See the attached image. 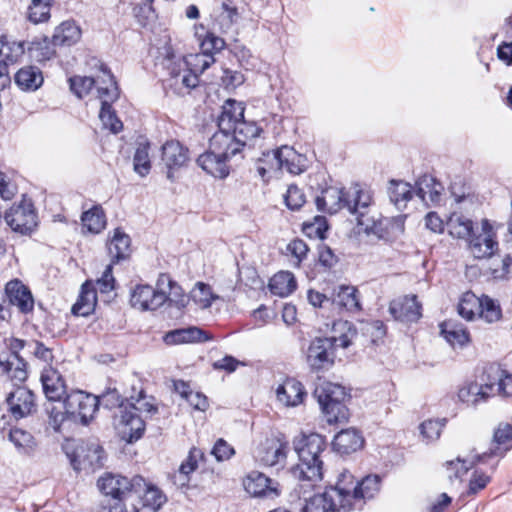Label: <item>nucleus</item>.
I'll return each instance as SVG.
<instances>
[{"mask_svg":"<svg viewBox=\"0 0 512 512\" xmlns=\"http://www.w3.org/2000/svg\"><path fill=\"white\" fill-rule=\"evenodd\" d=\"M294 447L299 461L291 468V475L300 482V489H312L323 478L321 454L326 449L325 438L317 433L303 434L294 441Z\"/></svg>","mask_w":512,"mask_h":512,"instance_id":"nucleus-1","label":"nucleus"},{"mask_svg":"<svg viewBox=\"0 0 512 512\" xmlns=\"http://www.w3.org/2000/svg\"><path fill=\"white\" fill-rule=\"evenodd\" d=\"M333 330L339 332V336L318 337L311 341L306 360L311 370L327 371L335 363L336 347L348 348L357 337L356 328L348 321H337L333 324Z\"/></svg>","mask_w":512,"mask_h":512,"instance_id":"nucleus-2","label":"nucleus"},{"mask_svg":"<svg viewBox=\"0 0 512 512\" xmlns=\"http://www.w3.org/2000/svg\"><path fill=\"white\" fill-rule=\"evenodd\" d=\"M338 481L345 503L340 507L345 508L347 512L361 510L367 500L378 494L381 487V478L378 475H368L355 482L354 476L346 470L340 473Z\"/></svg>","mask_w":512,"mask_h":512,"instance_id":"nucleus-3","label":"nucleus"},{"mask_svg":"<svg viewBox=\"0 0 512 512\" xmlns=\"http://www.w3.org/2000/svg\"><path fill=\"white\" fill-rule=\"evenodd\" d=\"M329 424L345 423L349 418V411L343 404L347 393L339 384L320 380L313 392Z\"/></svg>","mask_w":512,"mask_h":512,"instance_id":"nucleus-4","label":"nucleus"},{"mask_svg":"<svg viewBox=\"0 0 512 512\" xmlns=\"http://www.w3.org/2000/svg\"><path fill=\"white\" fill-rule=\"evenodd\" d=\"M175 286L168 274L162 273L157 280V287L147 284L137 285L130 295L131 306L141 311H154L169 299L168 294Z\"/></svg>","mask_w":512,"mask_h":512,"instance_id":"nucleus-5","label":"nucleus"},{"mask_svg":"<svg viewBox=\"0 0 512 512\" xmlns=\"http://www.w3.org/2000/svg\"><path fill=\"white\" fill-rule=\"evenodd\" d=\"M339 481L337 480L335 486H330L325 489L323 493L315 494L307 497L313 489L302 488L300 489V482L293 489V493L299 498L305 500L303 512H347L340 506L345 504L343 492L339 489Z\"/></svg>","mask_w":512,"mask_h":512,"instance_id":"nucleus-6","label":"nucleus"},{"mask_svg":"<svg viewBox=\"0 0 512 512\" xmlns=\"http://www.w3.org/2000/svg\"><path fill=\"white\" fill-rule=\"evenodd\" d=\"M99 490L110 497L106 502H122L132 494H141V489L146 486V481L141 476L128 479L121 475L107 473L97 482Z\"/></svg>","mask_w":512,"mask_h":512,"instance_id":"nucleus-7","label":"nucleus"},{"mask_svg":"<svg viewBox=\"0 0 512 512\" xmlns=\"http://www.w3.org/2000/svg\"><path fill=\"white\" fill-rule=\"evenodd\" d=\"M102 82L108 85L99 86L98 88V98L101 101L99 118L105 128L116 134L123 129V124L116 116L115 111L112 109L111 103L118 98L119 90L114 76L110 71L105 70L103 72Z\"/></svg>","mask_w":512,"mask_h":512,"instance_id":"nucleus-8","label":"nucleus"},{"mask_svg":"<svg viewBox=\"0 0 512 512\" xmlns=\"http://www.w3.org/2000/svg\"><path fill=\"white\" fill-rule=\"evenodd\" d=\"M99 407V398L81 390L66 395L64 408L69 418L87 425L93 419Z\"/></svg>","mask_w":512,"mask_h":512,"instance_id":"nucleus-9","label":"nucleus"},{"mask_svg":"<svg viewBox=\"0 0 512 512\" xmlns=\"http://www.w3.org/2000/svg\"><path fill=\"white\" fill-rule=\"evenodd\" d=\"M358 226H361L366 234L375 235L383 241H393L404 232V221L400 217L376 219L374 216L364 217L362 214Z\"/></svg>","mask_w":512,"mask_h":512,"instance_id":"nucleus-10","label":"nucleus"},{"mask_svg":"<svg viewBox=\"0 0 512 512\" xmlns=\"http://www.w3.org/2000/svg\"><path fill=\"white\" fill-rule=\"evenodd\" d=\"M7 225L22 235L30 234L37 226V214L31 201L23 200L5 213Z\"/></svg>","mask_w":512,"mask_h":512,"instance_id":"nucleus-11","label":"nucleus"},{"mask_svg":"<svg viewBox=\"0 0 512 512\" xmlns=\"http://www.w3.org/2000/svg\"><path fill=\"white\" fill-rule=\"evenodd\" d=\"M105 453L96 442H82L71 457V464L76 471H95L104 465Z\"/></svg>","mask_w":512,"mask_h":512,"instance_id":"nucleus-12","label":"nucleus"},{"mask_svg":"<svg viewBox=\"0 0 512 512\" xmlns=\"http://www.w3.org/2000/svg\"><path fill=\"white\" fill-rule=\"evenodd\" d=\"M495 395V383L490 380L488 370L482 376V382H468L463 384L457 393L459 401L467 406H477L486 402L491 396Z\"/></svg>","mask_w":512,"mask_h":512,"instance_id":"nucleus-13","label":"nucleus"},{"mask_svg":"<svg viewBox=\"0 0 512 512\" xmlns=\"http://www.w3.org/2000/svg\"><path fill=\"white\" fill-rule=\"evenodd\" d=\"M5 345L9 351V356L3 360L5 364V374L11 380L24 382L28 377L27 362L20 356V351L25 347V341L15 337L5 340Z\"/></svg>","mask_w":512,"mask_h":512,"instance_id":"nucleus-14","label":"nucleus"},{"mask_svg":"<svg viewBox=\"0 0 512 512\" xmlns=\"http://www.w3.org/2000/svg\"><path fill=\"white\" fill-rule=\"evenodd\" d=\"M496 234L487 219L482 221L481 231L474 232L469 240V250L477 259L489 258L498 250Z\"/></svg>","mask_w":512,"mask_h":512,"instance_id":"nucleus-15","label":"nucleus"},{"mask_svg":"<svg viewBox=\"0 0 512 512\" xmlns=\"http://www.w3.org/2000/svg\"><path fill=\"white\" fill-rule=\"evenodd\" d=\"M245 491L252 497L263 499H275L281 491L277 481L268 478L258 471L250 472L243 480Z\"/></svg>","mask_w":512,"mask_h":512,"instance_id":"nucleus-16","label":"nucleus"},{"mask_svg":"<svg viewBox=\"0 0 512 512\" xmlns=\"http://www.w3.org/2000/svg\"><path fill=\"white\" fill-rule=\"evenodd\" d=\"M267 158L271 162L270 169H286L294 175H298L305 170V157L297 153L293 147L287 145L274 150V153L267 154Z\"/></svg>","mask_w":512,"mask_h":512,"instance_id":"nucleus-17","label":"nucleus"},{"mask_svg":"<svg viewBox=\"0 0 512 512\" xmlns=\"http://www.w3.org/2000/svg\"><path fill=\"white\" fill-rule=\"evenodd\" d=\"M199 78L189 71L181 62L174 63L169 68V77L165 80V88L174 94L183 96L197 87Z\"/></svg>","mask_w":512,"mask_h":512,"instance_id":"nucleus-18","label":"nucleus"},{"mask_svg":"<svg viewBox=\"0 0 512 512\" xmlns=\"http://www.w3.org/2000/svg\"><path fill=\"white\" fill-rule=\"evenodd\" d=\"M6 403L8 411L16 420L25 418L36 411L35 395L24 386H17L11 391L6 398Z\"/></svg>","mask_w":512,"mask_h":512,"instance_id":"nucleus-19","label":"nucleus"},{"mask_svg":"<svg viewBox=\"0 0 512 512\" xmlns=\"http://www.w3.org/2000/svg\"><path fill=\"white\" fill-rule=\"evenodd\" d=\"M161 160L167 169V178L173 181L174 171L185 166L189 160V150L179 141H167L161 148Z\"/></svg>","mask_w":512,"mask_h":512,"instance_id":"nucleus-20","label":"nucleus"},{"mask_svg":"<svg viewBox=\"0 0 512 512\" xmlns=\"http://www.w3.org/2000/svg\"><path fill=\"white\" fill-rule=\"evenodd\" d=\"M422 306L415 295L399 297L391 301L389 311L395 320L412 323L422 316Z\"/></svg>","mask_w":512,"mask_h":512,"instance_id":"nucleus-21","label":"nucleus"},{"mask_svg":"<svg viewBox=\"0 0 512 512\" xmlns=\"http://www.w3.org/2000/svg\"><path fill=\"white\" fill-rule=\"evenodd\" d=\"M5 294L9 303L21 313L27 314L34 308V298L30 289L19 279H13L5 285Z\"/></svg>","mask_w":512,"mask_h":512,"instance_id":"nucleus-22","label":"nucleus"},{"mask_svg":"<svg viewBox=\"0 0 512 512\" xmlns=\"http://www.w3.org/2000/svg\"><path fill=\"white\" fill-rule=\"evenodd\" d=\"M348 197H350V194L345 189L328 187L322 191L321 195L316 197L315 202L318 210L334 214L343 208H347Z\"/></svg>","mask_w":512,"mask_h":512,"instance_id":"nucleus-23","label":"nucleus"},{"mask_svg":"<svg viewBox=\"0 0 512 512\" xmlns=\"http://www.w3.org/2000/svg\"><path fill=\"white\" fill-rule=\"evenodd\" d=\"M443 185L432 175L425 174L416 181L415 194L426 206L438 205L441 201Z\"/></svg>","mask_w":512,"mask_h":512,"instance_id":"nucleus-24","label":"nucleus"},{"mask_svg":"<svg viewBox=\"0 0 512 512\" xmlns=\"http://www.w3.org/2000/svg\"><path fill=\"white\" fill-rule=\"evenodd\" d=\"M43 392L48 400L60 401L66 394V383L58 370L49 366L41 373Z\"/></svg>","mask_w":512,"mask_h":512,"instance_id":"nucleus-25","label":"nucleus"},{"mask_svg":"<svg viewBox=\"0 0 512 512\" xmlns=\"http://www.w3.org/2000/svg\"><path fill=\"white\" fill-rule=\"evenodd\" d=\"M306 395L301 382L294 378L286 379L276 389L277 400L286 407H295L303 402Z\"/></svg>","mask_w":512,"mask_h":512,"instance_id":"nucleus-26","label":"nucleus"},{"mask_svg":"<svg viewBox=\"0 0 512 512\" xmlns=\"http://www.w3.org/2000/svg\"><path fill=\"white\" fill-rule=\"evenodd\" d=\"M209 148L228 161L242 149L231 131L219 130L210 138Z\"/></svg>","mask_w":512,"mask_h":512,"instance_id":"nucleus-27","label":"nucleus"},{"mask_svg":"<svg viewBox=\"0 0 512 512\" xmlns=\"http://www.w3.org/2000/svg\"><path fill=\"white\" fill-rule=\"evenodd\" d=\"M228 160L210 148L197 158V164L208 174L215 178H226L230 169L227 165Z\"/></svg>","mask_w":512,"mask_h":512,"instance_id":"nucleus-28","label":"nucleus"},{"mask_svg":"<svg viewBox=\"0 0 512 512\" xmlns=\"http://www.w3.org/2000/svg\"><path fill=\"white\" fill-rule=\"evenodd\" d=\"M288 446L277 439L267 440L258 448L256 458L265 466H275L286 458Z\"/></svg>","mask_w":512,"mask_h":512,"instance_id":"nucleus-29","label":"nucleus"},{"mask_svg":"<svg viewBox=\"0 0 512 512\" xmlns=\"http://www.w3.org/2000/svg\"><path fill=\"white\" fill-rule=\"evenodd\" d=\"M211 337L208 334L195 326L175 329L167 332L163 340L167 345H178L186 343H197L205 342L210 340Z\"/></svg>","mask_w":512,"mask_h":512,"instance_id":"nucleus-30","label":"nucleus"},{"mask_svg":"<svg viewBox=\"0 0 512 512\" xmlns=\"http://www.w3.org/2000/svg\"><path fill=\"white\" fill-rule=\"evenodd\" d=\"M204 453L201 449L192 447L186 459L181 463L178 472L172 476L173 482L177 487H188L190 474L198 468V462L203 460Z\"/></svg>","mask_w":512,"mask_h":512,"instance_id":"nucleus-31","label":"nucleus"},{"mask_svg":"<svg viewBox=\"0 0 512 512\" xmlns=\"http://www.w3.org/2000/svg\"><path fill=\"white\" fill-rule=\"evenodd\" d=\"M117 418V425L122 427V432L129 436V441L137 440L142 436L145 422L139 414L128 409V406L121 410V414Z\"/></svg>","mask_w":512,"mask_h":512,"instance_id":"nucleus-32","label":"nucleus"},{"mask_svg":"<svg viewBox=\"0 0 512 512\" xmlns=\"http://www.w3.org/2000/svg\"><path fill=\"white\" fill-rule=\"evenodd\" d=\"M364 438L353 428L341 430L333 440V448L341 454H350L363 447Z\"/></svg>","mask_w":512,"mask_h":512,"instance_id":"nucleus-33","label":"nucleus"},{"mask_svg":"<svg viewBox=\"0 0 512 512\" xmlns=\"http://www.w3.org/2000/svg\"><path fill=\"white\" fill-rule=\"evenodd\" d=\"M493 441L498 446L490 449L489 452H484L481 456L477 457V461H482L486 457L500 456L512 447V425L508 423H500L494 431Z\"/></svg>","mask_w":512,"mask_h":512,"instance_id":"nucleus-34","label":"nucleus"},{"mask_svg":"<svg viewBox=\"0 0 512 512\" xmlns=\"http://www.w3.org/2000/svg\"><path fill=\"white\" fill-rule=\"evenodd\" d=\"M348 192L350 197H348L347 209L351 214L356 215L357 224H359L362 214L364 217H370L368 214L372 195L369 190L360 189L358 186Z\"/></svg>","mask_w":512,"mask_h":512,"instance_id":"nucleus-35","label":"nucleus"},{"mask_svg":"<svg viewBox=\"0 0 512 512\" xmlns=\"http://www.w3.org/2000/svg\"><path fill=\"white\" fill-rule=\"evenodd\" d=\"M243 119L244 107L242 103L228 99L222 106V112L218 117V127L221 130L231 131Z\"/></svg>","mask_w":512,"mask_h":512,"instance_id":"nucleus-36","label":"nucleus"},{"mask_svg":"<svg viewBox=\"0 0 512 512\" xmlns=\"http://www.w3.org/2000/svg\"><path fill=\"white\" fill-rule=\"evenodd\" d=\"M108 252L112 258V264L118 263L130 256L131 239L120 228L114 230L112 238L108 242Z\"/></svg>","mask_w":512,"mask_h":512,"instance_id":"nucleus-37","label":"nucleus"},{"mask_svg":"<svg viewBox=\"0 0 512 512\" xmlns=\"http://www.w3.org/2000/svg\"><path fill=\"white\" fill-rule=\"evenodd\" d=\"M110 71L104 64L100 66V74L95 77L75 76L69 79L71 91L78 97L83 98L95 86L98 91L99 86H107L102 82L103 72Z\"/></svg>","mask_w":512,"mask_h":512,"instance_id":"nucleus-38","label":"nucleus"},{"mask_svg":"<svg viewBox=\"0 0 512 512\" xmlns=\"http://www.w3.org/2000/svg\"><path fill=\"white\" fill-rule=\"evenodd\" d=\"M333 303L347 311L361 309L358 290L351 285H340L334 290Z\"/></svg>","mask_w":512,"mask_h":512,"instance_id":"nucleus-39","label":"nucleus"},{"mask_svg":"<svg viewBox=\"0 0 512 512\" xmlns=\"http://www.w3.org/2000/svg\"><path fill=\"white\" fill-rule=\"evenodd\" d=\"M81 38V29L73 21H64L52 36L54 46H72Z\"/></svg>","mask_w":512,"mask_h":512,"instance_id":"nucleus-40","label":"nucleus"},{"mask_svg":"<svg viewBox=\"0 0 512 512\" xmlns=\"http://www.w3.org/2000/svg\"><path fill=\"white\" fill-rule=\"evenodd\" d=\"M15 83L24 91H35L43 83L42 72L35 66L22 67L15 74Z\"/></svg>","mask_w":512,"mask_h":512,"instance_id":"nucleus-41","label":"nucleus"},{"mask_svg":"<svg viewBox=\"0 0 512 512\" xmlns=\"http://www.w3.org/2000/svg\"><path fill=\"white\" fill-rule=\"evenodd\" d=\"M388 195L390 201L397 209H404L407 203L412 199V186L402 180H391L388 186Z\"/></svg>","mask_w":512,"mask_h":512,"instance_id":"nucleus-42","label":"nucleus"},{"mask_svg":"<svg viewBox=\"0 0 512 512\" xmlns=\"http://www.w3.org/2000/svg\"><path fill=\"white\" fill-rule=\"evenodd\" d=\"M96 291L90 282L82 285L81 293L72 307V313L77 316H88L94 311Z\"/></svg>","mask_w":512,"mask_h":512,"instance_id":"nucleus-43","label":"nucleus"},{"mask_svg":"<svg viewBox=\"0 0 512 512\" xmlns=\"http://www.w3.org/2000/svg\"><path fill=\"white\" fill-rule=\"evenodd\" d=\"M296 280L294 275L288 271L276 273L269 282V289L272 294L286 297L296 289Z\"/></svg>","mask_w":512,"mask_h":512,"instance_id":"nucleus-44","label":"nucleus"},{"mask_svg":"<svg viewBox=\"0 0 512 512\" xmlns=\"http://www.w3.org/2000/svg\"><path fill=\"white\" fill-rule=\"evenodd\" d=\"M440 328L444 339L453 347H462L469 342V333L460 324L446 321L440 325Z\"/></svg>","mask_w":512,"mask_h":512,"instance_id":"nucleus-45","label":"nucleus"},{"mask_svg":"<svg viewBox=\"0 0 512 512\" xmlns=\"http://www.w3.org/2000/svg\"><path fill=\"white\" fill-rule=\"evenodd\" d=\"M25 52L24 42H17L7 36H0V61L15 64Z\"/></svg>","mask_w":512,"mask_h":512,"instance_id":"nucleus-46","label":"nucleus"},{"mask_svg":"<svg viewBox=\"0 0 512 512\" xmlns=\"http://www.w3.org/2000/svg\"><path fill=\"white\" fill-rule=\"evenodd\" d=\"M449 234L456 238L469 239L475 232L473 222L460 214H452L447 221Z\"/></svg>","mask_w":512,"mask_h":512,"instance_id":"nucleus-47","label":"nucleus"},{"mask_svg":"<svg viewBox=\"0 0 512 512\" xmlns=\"http://www.w3.org/2000/svg\"><path fill=\"white\" fill-rule=\"evenodd\" d=\"M490 380L495 383V395L512 397V373L507 374L498 366H491L488 369Z\"/></svg>","mask_w":512,"mask_h":512,"instance_id":"nucleus-48","label":"nucleus"},{"mask_svg":"<svg viewBox=\"0 0 512 512\" xmlns=\"http://www.w3.org/2000/svg\"><path fill=\"white\" fill-rule=\"evenodd\" d=\"M82 225L91 233H100L106 226V216L100 206H94L81 216Z\"/></svg>","mask_w":512,"mask_h":512,"instance_id":"nucleus-49","label":"nucleus"},{"mask_svg":"<svg viewBox=\"0 0 512 512\" xmlns=\"http://www.w3.org/2000/svg\"><path fill=\"white\" fill-rule=\"evenodd\" d=\"M180 62L199 78V74H202L208 69L215 62V58L210 54L199 52L187 55L183 61Z\"/></svg>","mask_w":512,"mask_h":512,"instance_id":"nucleus-50","label":"nucleus"},{"mask_svg":"<svg viewBox=\"0 0 512 512\" xmlns=\"http://www.w3.org/2000/svg\"><path fill=\"white\" fill-rule=\"evenodd\" d=\"M481 308V297H477L472 292H466L462 295L458 304V313L466 320H474L479 317Z\"/></svg>","mask_w":512,"mask_h":512,"instance_id":"nucleus-51","label":"nucleus"},{"mask_svg":"<svg viewBox=\"0 0 512 512\" xmlns=\"http://www.w3.org/2000/svg\"><path fill=\"white\" fill-rule=\"evenodd\" d=\"M195 35L200 41V49L202 53L214 56L215 53L220 52L225 47V41L221 37L216 36L212 32H206L203 36L199 33V29L204 30L203 25L196 26Z\"/></svg>","mask_w":512,"mask_h":512,"instance_id":"nucleus-52","label":"nucleus"},{"mask_svg":"<svg viewBox=\"0 0 512 512\" xmlns=\"http://www.w3.org/2000/svg\"><path fill=\"white\" fill-rule=\"evenodd\" d=\"M8 437L18 452L23 454H30L36 446L33 435L20 428H12Z\"/></svg>","mask_w":512,"mask_h":512,"instance_id":"nucleus-53","label":"nucleus"},{"mask_svg":"<svg viewBox=\"0 0 512 512\" xmlns=\"http://www.w3.org/2000/svg\"><path fill=\"white\" fill-rule=\"evenodd\" d=\"M261 129L254 122H249L243 119L235 125L231 133L240 144L241 149L247 145L248 141L259 136Z\"/></svg>","mask_w":512,"mask_h":512,"instance_id":"nucleus-54","label":"nucleus"},{"mask_svg":"<svg viewBox=\"0 0 512 512\" xmlns=\"http://www.w3.org/2000/svg\"><path fill=\"white\" fill-rule=\"evenodd\" d=\"M142 492L143 495L141 496L140 504L144 506L160 510L167 501V498L162 491L153 485H148L146 483V486L141 489V493Z\"/></svg>","mask_w":512,"mask_h":512,"instance_id":"nucleus-55","label":"nucleus"},{"mask_svg":"<svg viewBox=\"0 0 512 512\" xmlns=\"http://www.w3.org/2000/svg\"><path fill=\"white\" fill-rule=\"evenodd\" d=\"M149 143L140 144L133 157L134 171L141 177L146 176L151 169V162L149 157Z\"/></svg>","mask_w":512,"mask_h":512,"instance_id":"nucleus-56","label":"nucleus"},{"mask_svg":"<svg viewBox=\"0 0 512 512\" xmlns=\"http://www.w3.org/2000/svg\"><path fill=\"white\" fill-rule=\"evenodd\" d=\"M29 53L38 62L50 60L55 55L53 42L46 37L40 41H33L29 47Z\"/></svg>","mask_w":512,"mask_h":512,"instance_id":"nucleus-57","label":"nucleus"},{"mask_svg":"<svg viewBox=\"0 0 512 512\" xmlns=\"http://www.w3.org/2000/svg\"><path fill=\"white\" fill-rule=\"evenodd\" d=\"M479 311V318L484 319L487 323L496 322L502 316L500 305L485 295L481 297V308Z\"/></svg>","mask_w":512,"mask_h":512,"instance_id":"nucleus-58","label":"nucleus"},{"mask_svg":"<svg viewBox=\"0 0 512 512\" xmlns=\"http://www.w3.org/2000/svg\"><path fill=\"white\" fill-rule=\"evenodd\" d=\"M52 0H32L29 6L28 17L33 23L46 21L50 17Z\"/></svg>","mask_w":512,"mask_h":512,"instance_id":"nucleus-59","label":"nucleus"},{"mask_svg":"<svg viewBox=\"0 0 512 512\" xmlns=\"http://www.w3.org/2000/svg\"><path fill=\"white\" fill-rule=\"evenodd\" d=\"M191 298L201 308H208L216 299L211 287L203 282H197L191 291Z\"/></svg>","mask_w":512,"mask_h":512,"instance_id":"nucleus-60","label":"nucleus"},{"mask_svg":"<svg viewBox=\"0 0 512 512\" xmlns=\"http://www.w3.org/2000/svg\"><path fill=\"white\" fill-rule=\"evenodd\" d=\"M327 230L328 224L324 216H315L312 222L303 223V232L310 238L324 239Z\"/></svg>","mask_w":512,"mask_h":512,"instance_id":"nucleus-61","label":"nucleus"},{"mask_svg":"<svg viewBox=\"0 0 512 512\" xmlns=\"http://www.w3.org/2000/svg\"><path fill=\"white\" fill-rule=\"evenodd\" d=\"M474 464L475 461H468L460 458H457L454 461H447V476L450 480L461 479Z\"/></svg>","mask_w":512,"mask_h":512,"instance_id":"nucleus-62","label":"nucleus"},{"mask_svg":"<svg viewBox=\"0 0 512 512\" xmlns=\"http://www.w3.org/2000/svg\"><path fill=\"white\" fill-rule=\"evenodd\" d=\"M444 425V421L426 420L420 425V433L427 442H431L440 437Z\"/></svg>","mask_w":512,"mask_h":512,"instance_id":"nucleus-63","label":"nucleus"},{"mask_svg":"<svg viewBox=\"0 0 512 512\" xmlns=\"http://www.w3.org/2000/svg\"><path fill=\"white\" fill-rule=\"evenodd\" d=\"M306 202L302 190L296 185H290L285 194V203L290 210H299Z\"/></svg>","mask_w":512,"mask_h":512,"instance_id":"nucleus-64","label":"nucleus"}]
</instances>
